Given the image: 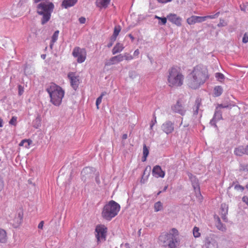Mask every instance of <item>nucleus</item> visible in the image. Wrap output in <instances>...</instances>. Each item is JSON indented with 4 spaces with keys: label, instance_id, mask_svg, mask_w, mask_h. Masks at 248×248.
<instances>
[{
    "label": "nucleus",
    "instance_id": "obj_1",
    "mask_svg": "<svg viewBox=\"0 0 248 248\" xmlns=\"http://www.w3.org/2000/svg\"><path fill=\"white\" fill-rule=\"evenodd\" d=\"M209 77L207 67L203 65H197L193 68L189 75L187 85L190 88L196 89L203 84Z\"/></svg>",
    "mask_w": 248,
    "mask_h": 248
},
{
    "label": "nucleus",
    "instance_id": "obj_2",
    "mask_svg": "<svg viewBox=\"0 0 248 248\" xmlns=\"http://www.w3.org/2000/svg\"><path fill=\"white\" fill-rule=\"evenodd\" d=\"M167 84L171 88H178L184 85L185 75L181 68L177 66L170 68L167 72Z\"/></svg>",
    "mask_w": 248,
    "mask_h": 248
},
{
    "label": "nucleus",
    "instance_id": "obj_3",
    "mask_svg": "<svg viewBox=\"0 0 248 248\" xmlns=\"http://www.w3.org/2000/svg\"><path fill=\"white\" fill-rule=\"evenodd\" d=\"M178 235V230L172 228L168 232L161 234L159 237V240L164 246H168L169 248H178L179 244Z\"/></svg>",
    "mask_w": 248,
    "mask_h": 248
},
{
    "label": "nucleus",
    "instance_id": "obj_4",
    "mask_svg": "<svg viewBox=\"0 0 248 248\" xmlns=\"http://www.w3.org/2000/svg\"><path fill=\"white\" fill-rule=\"evenodd\" d=\"M46 91L49 94L50 102L55 106H60L64 95V91L62 88L55 83H51Z\"/></svg>",
    "mask_w": 248,
    "mask_h": 248
},
{
    "label": "nucleus",
    "instance_id": "obj_5",
    "mask_svg": "<svg viewBox=\"0 0 248 248\" xmlns=\"http://www.w3.org/2000/svg\"><path fill=\"white\" fill-rule=\"evenodd\" d=\"M54 7V4L49 1H42L37 5V13L42 16V24L44 25L49 20Z\"/></svg>",
    "mask_w": 248,
    "mask_h": 248
},
{
    "label": "nucleus",
    "instance_id": "obj_6",
    "mask_svg": "<svg viewBox=\"0 0 248 248\" xmlns=\"http://www.w3.org/2000/svg\"><path fill=\"white\" fill-rule=\"evenodd\" d=\"M120 208V205L118 203L111 200L104 206L102 211V216L104 219L110 221L118 215Z\"/></svg>",
    "mask_w": 248,
    "mask_h": 248
},
{
    "label": "nucleus",
    "instance_id": "obj_7",
    "mask_svg": "<svg viewBox=\"0 0 248 248\" xmlns=\"http://www.w3.org/2000/svg\"><path fill=\"white\" fill-rule=\"evenodd\" d=\"M220 13L217 12L214 15L206 16H192L186 19L187 23L190 25H193L196 23H201L205 21L207 19H214L219 15Z\"/></svg>",
    "mask_w": 248,
    "mask_h": 248
},
{
    "label": "nucleus",
    "instance_id": "obj_8",
    "mask_svg": "<svg viewBox=\"0 0 248 248\" xmlns=\"http://www.w3.org/2000/svg\"><path fill=\"white\" fill-rule=\"evenodd\" d=\"M72 55L74 57L77 58V62L78 63H82L86 60V51L84 48L77 46L74 48Z\"/></svg>",
    "mask_w": 248,
    "mask_h": 248
},
{
    "label": "nucleus",
    "instance_id": "obj_9",
    "mask_svg": "<svg viewBox=\"0 0 248 248\" xmlns=\"http://www.w3.org/2000/svg\"><path fill=\"white\" fill-rule=\"evenodd\" d=\"M107 228L103 225H97L95 229L97 234L96 237L98 241L101 240H105Z\"/></svg>",
    "mask_w": 248,
    "mask_h": 248
},
{
    "label": "nucleus",
    "instance_id": "obj_10",
    "mask_svg": "<svg viewBox=\"0 0 248 248\" xmlns=\"http://www.w3.org/2000/svg\"><path fill=\"white\" fill-rule=\"evenodd\" d=\"M171 109L175 113H177L181 115H185L186 110L184 102L182 100H178L176 103L171 107Z\"/></svg>",
    "mask_w": 248,
    "mask_h": 248
},
{
    "label": "nucleus",
    "instance_id": "obj_11",
    "mask_svg": "<svg viewBox=\"0 0 248 248\" xmlns=\"http://www.w3.org/2000/svg\"><path fill=\"white\" fill-rule=\"evenodd\" d=\"M68 78L72 87L76 90L79 84V77L75 72H70L68 74Z\"/></svg>",
    "mask_w": 248,
    "mask_h": 248
},
{
    "label": "nucleus",
    "instance_id": "obj_12",
    "mask_svg": "<svg viewBox=\"0 0 248 248\" xmlns=\"http://www.w3.org/2000/svg\"><path fill=\"white\" fill-rule=\"evenodd\" d=\"M161 128L163 132L166 134H170L174 130V124L170 121H166L162 124Z\"/></svg>",
    "mask_w": 248,
    "mask_h": 248
},
{
    "label": "nucleus",
    "instance_id": "obj_13",
    "mask_svg": "<svg viewBox=\"0 0 248 248\" xmlns=\"http://www.w3.org/2000/svg\"><path fill=\"white\" fill-rule=\"evenodd\" d=\"M124 60V57L122 54H119L111 57L107 60L105 63V66H110L117 64Z\"/></svg>",
    "mask_w": 248,
    "mask_h": 248
},
{
    "label": "nucleus",
    "instance_id": "obj_14",
    "mask_svg": "<svg viewBox=\"0 0 248 248\" xmlns=\"http://www.w3.org/2000/svg\"><path fill=\"white\" fill-rule=\"evenodd\" d=\"M152 174L156 178H164L165 175V172L163 171L161 167L159 165H156L154 167L152 170Z\"/></svg>",
    "mask_w": 248,
    "mask_h": 248
},
{
    "label": "nucleus",
    "instance_id": "obj_15",
    "mask_svg": "<svg viewBox=\"0 0 248 248\" xmlns=\"http://www.w3.org/2000/svg\"><path fill=\"white\" fill-rule=\"evenodd\" d=\"M167 18L170 22L175 24L177 26H180L181 25L182 19L176 14H170L167 16Z\"/></svg>",
    "mask_w": 248,
    "mask_h": 248
},
{
    "label": "nucleus",
    "instance_id": "obj_16",
    "mask_svg": "<svg viewBox=\"0 0 248 248\" xmlns=\"http://www.w3.org/2000/svg\"><path fill=\"white\" fill-rule=\"evenodd\" d=\"M8 241L7 232L3 229L0 228V243L5 244Z\"/></svg>",
    "mask_w": 248,
    "mask_h": 248
},
{
    "label": "nucleus",
    "instance_id": "obj_17",
    "mask_svg": "<svg viewBox=\"0 0 248 248\" xmlns=\"http://www.w3.org/2000/svg\"><path fill=\"white\" fill-rule=\"evenodd\" d=\"M23 213L20 212L18 213L17 215L14 218V225L15 227H17L22 223L23 220Z\"/></svg>",
    "mask_w": 248,
    "mask_h": 248
},
{
    "label": "nucleus",
    "instance_id": "obj_18",
    "mask_svg": "<svg viewBox=\"0 0 248 248\" xmlns=\"http://www.w3.org/2000/svg\"><path fill=\"white\" fill-rule=\"evenodd\" d=\"M110 1V0H96V4L100 9H105L108 6Z\"/></svg>",
    "mask_w": 248,
    "mask_h": 248
},
{
    "label": "nucleus",
    "instance_id": "obj_19",
    "mask_svg": "<svg viewBox=\"0 0 248 248\" xmlns=\"http://www.w3.org/2000/svg\"><path fill=\"white\" fill-rule=\"evenodd\" d=\"M78 1V0H63L62 2V6L65 8L74 6Z\"/></svg>",
    "mask_w": 248,
    "mask_h": 248
},
{
    "label": "nucleus",
    "instance_id": "obj_20",
    "mask_svg": "<svg viewBox=\"0 0 248 248\" xmlns=\"http://www.w3.org/2000/svg\"><path fill=\"white\" fill-rule=\"evenodd\" d=\"M124 46L123 44L118 43L114 46L112 50V53L113 55L121 52L123 50Z\"/></svg>",
    "mask_w": 248,
    "mask_h": 248
},
{
    "label": "nucleus",
    "instance_id": "obj_21",
    "mask_svg": "<svg viewBox=\"0 0 248 248\" xmlns=\"http://www.w3.org/2000/svg\"><path fill=\"white\" fill-rule=\"evenodd\" d=\"M234 153L236 155L242 156L246 154L245 148L243 146H239L234 149Z\"/></svg>",
    "mask_w": 248,
    "mask_h": 248
},
{
    "label": "nucleus",
    "instance_id": "obj_22",
    "mask_svg": "<svg viewBox=\"0 0 248 248\" xmlns=\"http://www.w3.org/2000/svg\"><path fill=\"white\" fill-rule=\"evenodd\" d=\"M121 30V27L120 25L116 26L114 27V32L113 34L112 37L111 39L113 40V41H115L116 39V38L117 36L118 35L119 33H120V31Z\"/></svg>",
    "mask_w": 248,
    "mask_h": 248
},
{
    "label": "nucleus",
    "instance_id": "obj_23",
    "mask_svg": "<svg viewBox=\"0 0 248 248\" xmlns=\"http://www.w3.org/2000/svg\"><path fill=\"white\" fill-rule=\"evenodd\" d=\"M223 92V89L221 86H217L214 88V94L215 96H220Z\"/></svg>",
    "mask_w": 248,
    "mask_h": 248
},
{
    "label": "nucleus",
    "instance_id": "obj_24",
    "mask_svg": "<svg viewBox=\"0 0 248 248\" xmlns=\"http://www.w3.org/2000/svg\"><path fill=\"white\" fill-rule=\"evenodd\" d=\"M149 155V150L145 144H144L143 147V157L142 161L146 160L147 157Z\"/></svg>",
    "mask_w": 248,
    "mask_h": 248
},
{
    "label": "nucleus",
    "instance_id": "obj_25",
    "mask_svg": "<svg viewBox=\"0 0 248 248\" xmlns=\"http://www.w3.org/2000/svg\"><path fill=\"white\" fill-rule=\"evenodd\" d=\"M32 141L31 140H22L20 143L19 144V145L20 146H23L24 145V144L25 143H27V144H26L25 145V147L27 148H29L30 147V144L31 143Z\"/></svg>",
    "mask_w": 248,
    "mask_h": 248
},
{
    "label": "nucleus",
    "instance_id": "obj_26",
    "mask_svg": "<svg viewBox=\"0 0 248 248\" xmlns=\"http://www.w3.org/2000/svg\"><path fill=\"white\" fill-rule=\"evenodd\" d=\"M163 209V205L161 202H157L154 204V209L155 212H158Z\"/></svg>",
    "mask_w": 248,
    "mask_h": 248
},
{
    "label": "nucleus",
    "instance_id": "obj_27",
    "mask_svg": "<svg viewBox=\"0 0 248 248\" xmlns=\"http://www.w3.org/2000/svg\"><path fill=\"white\" fill-rule=\"evenodd\" d=\"M59 31H56L54 32V34L52 36V44L50 45V47H52L53 46V44L55 43L58 39V35H59Z\"/></svg>",
    "mask_w": 248,
    "mask_h": 248
},
{
    "label": "nucleus",
    "instance_id": "obj_28",
    "mask_svg": "<svg viewBox=\"0 0 248 248\" xmlns=\"http://www.w3.org/2000/svg\"><path fill=\"white\" fill-rule=\"evenodd\" d=\"M193 234L195 238L199 237L201 236L200 229L197 227H194L193 230Z\"/></svg>",
    "mask_w": 248,
    "mask_h": 248
},
{
    "label": "nucleus",
    "instance_id": "obj_29",
    "mask_svg": "<svg viewBox=\"0 0 248 248\" xmlns=\"http://www.w3.org/2000/svg\"><path fill=\"white\" fill-rule=\"evenodd\" d=\"M215 77L218 81L220 82H222V81L224 79V76L223 74L220 73H217L215 74Z\"/></svg>",
    "mask_w": 248,
    "mask_h": 248
},
{
    "label": "nucleus",
    "instance_id": "obj_30",
    "mask_svg": "<svg viewBox=\"0 0 248 248\" xmlns=\"http://www.w3.org/2000/svg\"><path fill=\"white\" fill-rule=\"evenodd\" d=\"M214 119L220 120L222 119L221 112L220 111L216 110L214 114Z\"/></svg>",
    "mask_w": 248,
    "mask_h": 248
},
{
    "label": "nucleus",
    "instance_id": "obj_31",
    "mask_svg": "<svg viewBox=\"0 0 248 248\" xmlns=\"http://www.w3.org/2000/svg\"><path fill=\"white\" fill-rule=\"evenodd\" d=\"M9 124L11 125L16 126L17 124V117L13 116L9 121Z\"/></svg>",
    "mask_w": 248,
    "mask_h": 248
},
{
    "label": "nucleus",
    "instance_id": "obj_32",
    "mask_svg": "<svg viewBox=\"0 0 248 248\" xmlns=\"http://www.w3.org/2000/svg\"><path fill=\"white\" fill-rule=\"evenodd\" d=\"M239 170L240 171L248 172V164L241 165Z\"/></svg>",
    "mask_w": 248,
    "mask_h": 248
},
{
    "label": "nucleus",
    "instance_id": "obj_33",
    "mask_svg": "<svg viewBox=\"0 0 248 248\" xmlns=\"http://www.w3.org/2000/svg\"><path fill=\"white\" fill-rule=\"evenodd\" d=\"M124 57V60H125L127 61H130L133 59V56L128 53H124V55H123Z\"/></svg>",
    "mask_w": 248,
    "mask_h": 248
},
{
    "label": "nucleus",
    "instance_id": "obj_34",
    "mask_svg": "<svg viewBox=\"0 0 248 248\" xmlns=\"http://www.w3.org/2000/svg\"><path fill=\"white\" fill-rule=\"evenodd\" d=\"M146 170H147V168H146V169H145V170H144V172H143V176H142V178H141V180H140V182H141V183H144L146 181V180L148 179V176H149V174H150V172H148V175H147V176L146 178L145 179H144V178H143V176H144V175L145 174V172H146Z\"/></svg>",
    "mask_w": 248,
    "mask_h": 248
},
{
    "label": "nucleus",
    "instance_id": "obj_35",
    "mask_svg": "<svg viewBox=\"0 0 248 248\" xmlns=\"http://www.w3.org/2000/svg\"><path fill=\"white\" fill-rule=\"evenodd\" d=\"M102 96H99L97 98L96 101V106L97 109H99V105L101 104V103L102 102Z\"/></svg>",
    "mask_w": 248,
    "mask_h": 248
},
{
    "label": "nucleus",
    "instance_id": "obj_36",
    "mask_svg": "<svg viewBox=\"0 0 248 248\" xmlns=\"http://www.w3.org/2000/svg\"><path fill=\"white\" fill-rule=\"evenodd\" d=\"M18 94L21 95L24 92V88L21 85L18 86Z\"/></svg>",
    "mask_w": 248,
    "mask_h": 248
},
{
    "label": "nucleus",
    "instance_id": "obj_37",
    "mask_svg": "<svg viewBox=\"0 0 248 248\" xmlns=\"http://www.w3.org/2000/svg\"><path fill=\"white\" fill-rule=\"evenodd\" d=\"M234 189L236 190H241V191L244 190V187L240 185H236L234 186Z\"/></svg>",
    "mask_w": 248,
    "mask_h": 248
},
{
    "label": "nucleus",
    "instance_id": "obj_38",
    "mask_svg": "<svg viewBox=\"0 0 248 248\" xmlns=\"http://www.w3.org/2000/svg\"><path fill=\"white\" fill-rule=\"evenodd\" d=\"M160 20H161L162 25H165L167 23V19L166 17H161Z\"/></svg>",
    "mask_w": 248,
    "mask_h": 248
},
{
    "label": "nucleus",
    "instance_id": "obj_39",
    "mask_svg": "<svg viewBox=\"0 0 248 248\" xmlns=\"http://www.w3.org/2000/svg\"><path fill=\"white\" fill-rule=\"evenodd\" d=\"M243 42L245 43L248 42V36H247L246 34L244 35L243 38Z\"/></svg>",
    "mask_w": 248,
    "mask_h": 248
},
{
    "label": "nucleus",
    "instance_id": "obj_40",
    "mask_svg": "<svg viewBox=\"0 0 248 248\" xmlns=\"http://www.w3.org/2000/svg\"><path fill=\"white\" fill-rule=\"evenodd\" d=\"M79 21L81 24L85 23L86 21V19L84 17H81L79 18Z\"/></svg>",
    "mask_w": 248,
    "mask_h": 248
},
{
    "label": "nucleus",
    "instance_id": "obj_41",
    "mask_svg": "<svg viewBox=\"0 0 248 248\" xmlns=\"http://www.w3.org/2000/svg\"><path fill=\"white\" fill-rule=\"evenodd\" d=\"M199 106H200V103H197V106L196 107V109H195V110H194V114H198V110H199Z\"/></svg>",
    "mask_w": 248,
    "mask_h": 248
},
{
    "label": "nucleus",
    "instance_id": "obj_42",
    "mask_svg": "<svg viewBox=\"0 0 248 248\" xmlns=\"http://www.w3.org/2000/svg\"><path fill=\"white\" fill-rule=\"evenodd\" d=\"M3 186V182L1 179H0V191H1L2 190Z\"/></svg>",
    "mask_w": 248,
    "mask_h": 248
},
{
    "label": "nucleus",
    "instance_id": "obj_43",
    "mask_svg": "<svg viewBox=\"0 0 248 248\" xmlns=\"http://www.w3.org/2000/svg\"><path fill=\"white\" fill-rule=\"evenodd\" d=\"M44 226V221H41L38 224V228L40 229H42Z\"/></svg>",
    "mask_w": 248,
    "mask_h": 248
},
{
    "label": "nucleus",
    "instance_id": "obj_44",
    "mask_svg": "<svg viewBox=\"0 0 248 248\" xmlns=\"http://www.w3.org/2000/svg\"><path fill=\"white\" fill-rule=\"evenodd\" d=\"M228 107V106H223L222 104H219L216 108V109L217 110L219 108H225Z\"/></svg>",
    "mask_w": 248,
    "mask_h": 248
},
{
    "label": "nucleus",
    "instance_id": "obj_45",
    "mask_svg": "<svg viewBox=\"0 0 248 248\" xmlns=\"http://www.w3.org/2000/svg\"><path fill=\"white\" fill-rule=\"evenodd\" d=\"M36 122L38 123L37 126H35L36 128H37L40 125V119L39 118H37L35 120Z\"/></svg>",
    "mask_w": 248,
    "mask_h": 248
},
{
    "label": "nucleus",
    "instance_id": "obj_46",
    "mask_svg": "<svg viewBox=\"0 0 248 248\" xmlns=\"http://www.w3.org/2000/svg\"><path fill=\"white\" fill-rule=\"evenodd\" d=\"M157 1L159 2L166 3L168 2H170L171 0H157Z\"/></svg>",
    "mask_w": 248,
    "mask_h": 248
},
{
    "label": "nucleus",
    "instance_id": "obj_47",
    "mask_svg": "<svg viewBox=\"0 0 248 248\" xmlns=\"http://www.w3.org/2000/svg\"><path fill=\"white\" fill-rule=\"evenodd\" d=\"M154 117H155V122H153V121L152 122V124H151V125H150V127L152 129L154 126V125L155 124V123H156V117L155 116V115H154Z\"/></svg>",
    "mask_w": 248,
    "mask_h": 248
},
{
    "label": "nucleus",
    "instance_id": "obj_48",
    "mask_svg": "<svg viewBox=\"0 0 248 248\" xmlns=\"http://www.w3.org/2000/svg\"><path fill=\"white\" fill-rule=\"evenodd\" d=\"M139 50L138 49L136 50L134 52V56H138L139 55Z\"/></svg>",
    "mask_w": 248,
    "mask_h": 248
},
{
    "label": "nucleus",
    "instance_id": "obj_49",
    "mask_svg": "<svg viewBox=\"0 0 248 248\" xmlns=\"http://www.w3.org/2000/svg\"><path fill=\"white\" fill-rule=\"evenodd\" d=\"M127 138V135L126 134H123L122 136V139L123 140H126Z\"/></svg>",
    "mask_w": 248,
    "mask_h": 248
},
{
    "label": "nucleus",
    "instance_id": "obj_50",
    "mask_svg": "<svg viewBox=\"0 0 248 248\" xmlns=\"http://www.w3.org/2000/svg\"><path fill=\"white\" fill-rule=\"evenodd\" d=\"M246 154L248 155V146H246L245 147Z\"/></svg>",
    "mask_w": 248,
    "mask_h": 248
},
{
    "label": "nucleus",
    "instance_id": "obj_51",
    "mask_svg": "<svg viewBox=\"0 0 248 248\" xmlns=\"http://www.w3.org/2000/svg\"><path fill=\"white\" fill-rule=\"evenodd\" d=\"M3 121L1 118H0V127L2 126Z\"/></svg>",
    "mask_w": 248,
    "mask_h": 248
},
{
    "label": "nucleus",
    "instance_id": "obj_52",
    "mask_svg": "<svg viewBox=\"0 0 248 248\" xmlns=\"http://www.w3.org/2000/svg\"><path fill=\"white\" fill-rule=\"evenodd\" d=\"M106 94V92H103L102 93L101 95L100 96H102V98H103V96Z\"/></svg>",
    "mask_w": 248,
    "mask_h": 248
},
{
    "label": "nucleus",
    "instance_id": "obj_53",
    "mask_svg": "<svg viewBox=\"0 0 248 248\" xmlns=\"http://www.w3.org/2000/svg\"><path fill=\"white\" fill-rule=\"evenodd\" d=\"M129 36L132 40L134 39V37L131 34H129Z\"/></svg>",
    "mask_w": 248,
    "mask_h": 248
},
{
    "label": "nucleus",
    "instance_id": "obj_54",
    "mask_svg": "<svg viewBox=\"0 0 248 248\" xmlns=\"http://www.w3.org/2000/svg\"><path fill=\"white\" fill-rule=\"evenodd\" d=\"M155 18H156V19H158L160 20V18H161V17L158 16H155Z\"/></svg>",
    "mask_w": 248,
    "mask_h": 248
},
{
    "label": "nucleus",
    "instance_id": "obj_55",
    "mask_svg": "<svg viewBox=\"0 0 248 248\" xmlns=\"http://www.w3.org/2000/svg\"><path fill=\"white\" fill-rule=\"evenodd\" d=\"M112 43H110V44H108V47H110V46H112Z\"/></svg>",
    "mask_w": 248,
    "mask_h": 248
},
{
    "label": "nucleus",
    "instance_id": "obj_56",
    "mask_svg": "<svg viewBox=\"0 0 248 248\" xmlns=\"http://www.w3.org/2000/svg\"><path fill=\"white\" fill-rule=\"evenodd\" d=\"M45 57H46V56H45V55H42V57L43 59H45Z\"/></svg>",
    "mask_w": 248,
    "mask_h": 248
},
{
    "label": "nucleus",
    "instance_id": "obj_57",
    "mask_svg": "<svg viewBox=\"0 0 248 248\" xmlns=\"http://www.w3.org/2000/svg\"><path fill=\"white\" fill-rule=\"evenodd\" d=\"M167 186H166V187H165V188H164V190H165L167 189Z\"/></svg>",
    "mask_w": 248,
    "mask_h": 248
}]
</instances>
